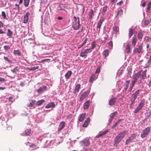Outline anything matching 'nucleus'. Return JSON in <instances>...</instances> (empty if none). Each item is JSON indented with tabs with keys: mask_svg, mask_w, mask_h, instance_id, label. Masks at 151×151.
Returning a JSON list of instances; mask_svg holds the SVG:
<instances>
[{
	"mask_svg": "<svg viewBox=\"0 0 151 151\" xmlns=\"http://www.w3.org/2000/svg\"><path fill=\"white\" fill-rule=\"evenodd\" d=\"M79 18L78 17V19L75 16L73 17L72 27L74 30L78 29L80 27Z\"/></svg>",
	"mask_w": 151,
	"mask_h": 151,
	"instance_id": "obj_1",
	"label": "nucleus"
},
{
	"mask_svg": "<svg viewBox=\"0 0 151 151\" xmlns=\"http://www.w3.org/2000/svg\"><path fill=\"white\" fill-rule=\"evenodd\" d=\"M143 44H141L140 45L137 46L136 47L134 48L133 50V53L134 54H142L143 52Z\"/></svg>",
	"mask_w": 151,
	"mask_h": 151,
	"instance_id": "obj_2",
	"label": "nucleus"
},
{
	"mask_svg": "<svg viewBox=\"0 0 151 151\" xmlns=\"http://www.w3.org/2000/svg\"><path fill=\"white\" fill-rule=\"evenodd\" d=\"M150 130V127H147L146 128L142 131L140 136L142 138H144L146 137L149 134Z\"/></svg>",
	"mask_w": 151,
	"mask_h": 151,
	"instance_id": "obj_3",
	"label": "nucleus"
},
{
	"mask_svg": "<svg viewBox=\"0 0 151 151\" xmlns=\"http://www.w3.org/2000/svg\"><path fill=\"white\" fill-rule=\"evenodd\" d=\"M145 102V101L144 100H142L140 101V103L138 104L136 109L134 111V114L137 113L142 109L144 106Z\"/></svg>",
	"mask_w": 151,
	"mask_h": 151,
	"instance_id": "obj_4",
	"label": "nucleus"
},
{
	"mask_svg": "<svg viewBox=\"0 0 151 151\" xmlns=\"http://www.w3.org/2000/svg\"><path fill=\"white\" fill-rule=\"evenodd\" d=\"M139 92L140 90H138L132 95V98L131 100V101L132 102V104H133V102L135 101L137 96H138Z\"/></svg>",
	"mask_w": 151,
	"mask_h": 151,
	"instance_id": "obj_5",
	"label": "nucleus"
},
{
	"mask_svg": "<svg viewBox=\"0 0 151 151\" xmlns=\"http://www.w3.org/2000/svg\"><path fill=\"white\" fill-rule=\"evenodd\" d=\"M136 137V134H132L126 140L125 143V144L127 145L132 142Z\"/></svg>",
	"mask_w": 151,
	"mask_h": 151,
	"instance_id": "obj_6",
	"label": "nucleus"
},
{
	"mask_svg": "<svg viewBox=\"0 0 151 151\" xmlns=\"http://www.w3.org/2000/svg\"><path fill=\"white\" fill-rule=\"evenodd\" d=\"M90 91H87L82 93L79 98V101H83L89 94Z\"/></svg>",
	"mask_w": 151,
	"mask_h": 151,
	"instance_id": "obj_7",
	"label": "nucleus"
},
{
	"mask_svg": "<svg viewBox=\"0 0 151 151\" xmlns=\"http://www.w3.org/2000/svg\"><path fill=\"white\" fill-rule=\"evenodd\" d=\"M128 132V131L127 130H125L120 132L117 135L122 139L125 135H127Z\"/></svg>",
	"mask_w": 151,
	"mask_h": 151,
	"instance_id": "obj_8",
	"label": "nucleus"
},
{
	"mask_svg": "<svg viewBox=\"0 0 151 151\" xmlns=\"http://www.w3.org/2000/svg\"><path fill=\"white\" fill-rule=\"evenodd\" d=\"M80 144L81 146L85 147L88 145L90 144V142L87 139L81 141Z\"/></svg>",
	"mask_w": 151,
	"mask_h": 151,
	"instance_id": "obj_9",
	"label": "nucleus"
},
{
	"mask_svg": "<svg viewBox=\"0 0 151 151\" xmlns=\"http://www.w3.org/2000/svg\"><path fill=\"white\" fill-rule=\"evenodd\" d=\"M46 88L47 87L46 86H43L39 88L37 90V92L38 93H43L46 90Z\"/></svg>",
	"mask_w": 151,
	"mask_h": 151,
	"instance_id": "obj_10",
	"label": "nucleus"
},
{
	"mask_svg": "<svg viewBox=\"0 0 151 151\" xmlns=\"http://www.w3.org/2000/svg\"><path fill=\"white\" fill-rule=\"evenodd\" d=\"M122 139L120 137L118 136L117 135L116 137L114 139V145L117 146V145L119 144L122 140Z\"/></svg>",
	"mask_w": 151,
	"mask_h": 151,
	"instance_id": "obj_11",
	"label": "nucleus"
},
{
	"mask_svg": "<svg viewBox=\"0 0 151 151\" xmlns=\"http://www.w3.org/2000/svg\"><path fill=\"white\" fill-rule=\"evenodd\" d=\"M116 98L114 97L111 98L109 102V106H113L115 104L116 101Z\"/></svg>",
	"mask_w": 151,
	"mask_h": 151,
	"instance_id": "obj_12",
	"label": "nucleus"
},
{
	"mask_svg": "<svg viewBox=\"0 0 151 151\" xmlns=\"http://www.w3.org/2000/svg\"><path fill=\"white\" fill-rule=\"evenodd\" d=\"M117 112L116 111L112 113H111L110 115L109 116V123H110L112 121V120L114 118V117L116 116L117 114Z\"/></svg>",
	"mask_w": 151,
	"mask_h": 151,
	"instance_id": "obj_13",
	"label": "nucleus"
},
{
	"mask_svg": "<svg viewBox=\"0 0 151 151\" xmlns=\"http://www.w3.org/2000/svg\"><path fill=\"white\" fill-rule=\"evenodd\" d=\"M81 88V85L79 84H78L76 85L75 89L73 93L74 94H76L79 91Z\"/></svg>",
	"mask_w": 151,
	"mask_h": 151,
	"instance_id": "obj_14",
	"label": "nucleus"
},
{
	"mask_svg": "<svg viewBox=\"0 0 151 151\" xmlns=\"http://www.w3.org/2000/svg\"><path fill=\"white\" fill-rule=\"evenodd\" d=\"M65 122H61L59 125V127L58 128V131H60L62 130L65 127Z\"/></svg>",
	"mask_w": 151,
	"mask_h": 151,
	"instance_id": "obj_15",
	"label": "nucleus"
},
{
	"mask_svg": "<svg viewBox=\"0 0 151 151\" xmlns=\"http://www.w3.org/2000/svg\"><path fill=\"white\" fill-rule=\"evenodd\" d=\"M104 20V19L102 18L100 19L99 21V22L98 23V24L97 26V29H99V30H98L97 29V30H99V31H100V28L101 25L102 24V22H103Z\"/></svg>",
	"mask_w": 151,
	"mask_h": 151,
	"instance_id": "obj_16",
	"label": "nucleus"
},
{
	"mask_svg": "<svg viewBox=\"0 0 151 151\" xmlns=\"http://www.w3.org/2000/svg\"><path fill=\"white\" fill-rule=\"evenodd\" d=\"M30 15V14L28 12H27L25 15L24 16V19L23 20V22L24 23H27L28 21V17Z\"/></svg>",
	"mask_w": 151,
	"mask_h": 151,
	"instance_id": "obj_17",
	"label": "nucleus"
},
{
	"mask_svg": "<svg viewBox=\"0 0 151 151\" xmlns=\"http://www.w3.org/2000/svg\"><path fill=\"white\" fill-rule=\"evenodd\" d=\"M55 106V103L53 102H50L47 105L45 108H54Z\"/></svg>",
	"mask_w": 151,
	"mask_h": 151,
	"instance_id": "obj_18",
	"label": "nucleus"
},
{
	"mask_svg": "<svg viewBox=\"0 0 151 151\" xmlns=\"http://www.w3.org/2000/svg\"><path fill=\"white\" fill-rule=\"evenodd\" d=\"M90 122V119L89 118H87L85 121L84 124L83 125V127H86L89 124Z\"/></svg>",
	"mask_w": 151,
	"mask_h": 151,
	"instance_id": "obj_19",
	"label": "nucleus"
},
{
	"mask_svg": "<svg viewBox=\"0 0 151 151\" xmlns=\"http://www.w3.org/2000/svg\"><path fill=\"white\" fill-rule=\"evenodd\" d=\"M131 45L130 44L128 43L127 45L126 46V47L125 48V52L127 53H128L129 52H130L131 49Z\"/></svg>",
	"mask_w": 151,
	"mask_h": 151,
	"instance_id": "obj_20",
	"label": "nucleus"
},
{
	"mask_svg": "<svg viewBox=\"0 0 151 151\" xmlns=\"http://www.w3.org/2000/svg\"><path fill=\"white\" fill-rule=\"evenodd\" d=\"M94 15L93 11V9H91L90 11L89 12L88 19H91L92 18V17L94 16Z\"/></svg>",
	"mask_w": 151,
	"mask_h": 151,
	"instance_id": "obj_21",
	"label": "nucleus"
},
{
	"mask_svg": "<svg viewBox=\"0 0 151 151\" xmlns=\"http://www.w3.org/2000/svg\"><path fill=\"white\" fill-rule=\"evenodd\" d=\"M137 41V39L136 37V36H134L132 37V45L133 46H134L136 44Z\"/></svg>",
	"mask_w": 151,
	"mask_h": 151,
	"instance_id": "obj_22",
	"label": "nucleus"
},
{
	"mask_svg": "<svg viewBox=\"0 0 151 151\" xmlns=\"http://www.w3.org/2000/svg\"><path fill=\"white\" fill-rule=\"evenodd\" d=\"M90 103V101L88 100L86 101L84 104L83 108L84 109H88Z\"/></svg>",
	"mask_w": 151,
	"mask_h": 151,
	"instance_id": "obj_23",
	"label": "nucleus"
},
{
	"mask_svg": "<svg viewBox=\"0 0 151 151\" xmlns=\"http://www.w3.org/2000/svg\"><path fill=\"white\" fill-rule=\"evenodd\" d=\"M140 73H141L138 72L137 73H135L133 76L132 78L137 81L140 75Z\"/></svg>",
	"mask_w": 151,
	"mask_h": 151,
	"instance_id": "obj_24",
	"label": "nucleus"
},
{
	"mask_svg": "<svg viewBox=\"0 0 151 151\" xmlns=\"http://www.w3.org/2000/svg\"><path fill=\"white\" fill-rule=\"evenodd\" d=\"M14 54L15 55L21 56L22 53L20 51L18 50H15L13 52Z\"/></svg>",
	"mask_w": 151,
	"mask_h": 151,
	"instance_id": "obj_25",
	"label": "nucleus"
},
{
	"mask_svg": "<svg viewBox=\"0 0 151 151\" xmlns=\"http://www.w3.org/2000/svg\"><path fill=\"white\" fill-rule=\"evenodd\" d=\"M72 73L71 71H68L65 75V77L66 79H68L70 78Z\"/></svg>",
	"mask_w": 151,
	"mask_h": 151,
	"instance_id": "obj_26",
	"label": "nucleus"
},
{
	"mask_svg": "<svg viewBox=\"0 0 151 151\" xmlns=\"http://www.w3.org/2000/svg\"><path fill=\"white\" fill-rule=\"evenodd\" d=\"M130 82V81H127L125 82V84L124 85V89L126 91L128 88Z\"/></svg>",
	"mask_w": 151,
	"mask_h": 151,
	"instance_id": "obj_27",
	"label": "nucleus"
},
{
	"mask_svg": "<svg viewBox=\"0 0 151 151\" xmlns=\"http://www.w3.org/2000/svg\"><path fill=\"white\" fill-rule=\"evenodd\" d=\"M151 7V1H150L148 2L147 4V7L146 9V12H149L150 8Z\"/></svg>",
	"mask_w": 151,
	"mask_h": 151,
	"instance_id": "obj_28",
	"label": "nucleus"
},
{
	"mask_svg": "<svg viewBox=\"0 0 151 151\" xmlns=\"http://www.w3.org/2000/svg\"><path fill=\"white\" fill-rule=\"evenodd\" d=\"M6 34L7 36L11 38L12 36L13 35V33L10 29H7V32Z\"/></svg>",
	"mask_w": 151,
	"mask_h": 151,
	"instance_id": "obj_29",
	"label": "nucleus"
},
{
	"mask_svg": "<svg viewBox=\"0 0 151 151\" xmlns=\"http://www.w3.org/2000/svg\"><path fill=\"white\" fill-rule=\"evenodd\" d=\"M65 6V5L63 4H60L59 7L60 9V10H61L65 11V9H66Z\"/></svg>",
	"mask_w": 151,
	"mask_h": 151,
	"instance_id": "obj_30",
	"label": "nucleus"
},
{
	"mask_svg": "<svg viewBox=\"0 0 151 151\" xmlns=\"http://www.w3.org/2000/svg\"><path fill=\"white\" fill-rule=\"evenodd\" d=\"M108 131H109L108 130H105L102 132L100 133L96 137L98 138L101 137V136L105 134L108 132Z\"/></svg>",
	"mask_w": 151,
	"mask_h": 151,
	"instance_id": "obj_31",
	"label": "nucleus"
},
{
	"mask_svg": "<svg viewBox=\"0 0 151 151\" xmlns=\"http://www.w3.org/2000/svg\"><path fill=\"white\" fill-rule=\"evenodd\" d=\"M86 115V114H83L81 115L79 119V121L80 122H81L84 120L85 118Z\"/></svg>",
	"mask_w": 151,
	"mask_h": 151,
	"instance_id": "obj_32",
	"label": "nucleus"
},
{
	"mask_svg": "<svg viewBox=\"0 0 151 151\" xmlns=\"http://www.w3.org/2000/svg\"><path fill=\"white\" fill-rule=\"evenodd\" d=\"M134 30L133 29H130L129 31V38H131L132 36L133 35L134 32Z\"/></svg>",
	"mask_w": 151,
	"mask_h": 151,
	"instance_id": "obj_33",
	"label": "nucleus"
},
{
	"mask_svg": "<svg viewBox=\"0 0 151 151\" xmlns=\"http://www.w3.org/2000/svg\"><path fill=\"white\" fill-rule=\"evenodd\" d=\"M29 1L30 0H24V5L25 6H28L29 4Z\"/></svg>",
	"mask_w": 151,
	"mask_h": 151,
	"instance_id": "obj_34",
	"label": "nucleus"
},
{
	"mask_svg": "<svg viewBox=\"0 0 151 151\" xmlns=\"http://www.w3.org/2000/svg\"><path fill=\"white\" fill-rule=\"evenodd\" d=\"M39 68V66H34L31 68L27 67L26 68L27 69L29 70H35L37 69H38Z\"/></svg>",
	"mask_w": 151,
	"mask_h": 151,
	"instance_id": "obj_35",
	"label": "nucleus"
},
{
	"mask_svg": "<svg viewBox=\"0 0 151 151\" xmlns=\"http://www.w3.org/2000/svg\"><path fill=\"white\" fill-rule=\"evenodd\" d=\"M121 120V119H119L114 124L113 126L111 128L113 129L114 128L116 127V126H118L120 123V121Z\"/></svg>",
	"mask_w": 151,
	"mask_h": 151,
	"instance_id": "obj_36",
	"label": "nucleus"
},
{
	"mask_svg": "<svg viewBox=\"0 0 151 151\" xmlns=\"http://www.w3.org/2000/svg\"><path fill=\"white\" fill-rule=\"evenodd\" d=\"M143 34L141 32H139L137 35V37L139 40H141L142 39Z\"/></svg>",
	"mask_w": 151,
	"mask_h": 151,
	"instance_id": "obj_37",
	"label": "nucleus"
},
{
	"mask_svg": "<svg viewBox=\"0 0 151 151\" xmlns=\"http://www.w3.org/2000/svg\"><path fill=\"white\" fill-rule=\"evenodd\" d=\"M19 68L18 67H16L11 70L13 73H16L19 71Z\"/></svg>",
	"mask_w": 151,
	"mask_h": 151,
	"instance_id": "obj_38",
	"label": "nucleus"
},
{
	"mask_svg": "<svg viewBox=\"0 0 151 151\" xmlns=\"http://www.w3.org/2000/svg\"><path fill=\"white\" fill-rule=\"evenodd\" d=\"M103 55L105 57L108 56L109 54V50L108 49L105 50L104 52Z\"/></svg>",
	"mask_w": 151,
	"mask_h": 151,
	"instance_id": "obj_39",
	"label": "nucleus"
},
{
	"mask_svg": "<svg viewBox=\"0 0 151 151\" xmlns=\"http://www.w3.org/2000/svg\"><path fill=\"white\" fill-rule=\"evenodd\" d=\"M45 102V101L44 100L42 99L36 102V104L38 106L42 104Z\"/></svg>",
	"mask_w": 151,
	"mask_h": 151,
	"instance_id": "obj_40",
	"label": "nucleus"
},
{
	"mask_svg": "<svg viewBox=\"0 0 151 151\" xmlns=\"http://www.w3.org/2000/svg\"><path fill=\"white\" fill-rule=\"evenodd\" d=\"M87 41V39L86 38L81 44L80 45H78V49L80 48L83 45H84L86 44Z\"/></svg>",
	"mask_w": 151,
	"mask_h": 151,
	"instance_id": "obj_41",
	"label": "nucleus"
},
{
	"mask_svg": "<svg viewBox=\"0 0 151 151\" xmlns=\"http://www.w3.org/2000/svg\"><path fill=\"white\" fill-rule=\"evenodd\" d=\"M95 77V75L94 74H92L91 77H90L89 79V81L90 82H93L94 79V78Z\"/></svg>",
	"mask_w": 151,
	"mask_h": 151,
	"instance_id": "obj_42",
	"label": "nucleus"
},
{
	"mask_svg": "<svg viewBox=\"0 0 151 151\" xmlns=\"http://www.w3.org/2000/svg\"><path fill=\"white\" fill-rule=\"evenodd\" d=\"M123 11L122 10H120L119 11L117 14V17H119V16L121 17L122 14H123Z\"/></svg>",
	"mask_w": 151,
	"mask_h": 151,
	"instance_id": "obj_43",
	"label": "nucleus"
},
{
	"mask_svg": "<svg viewBox=\"0 0 151 151\" xmlns=\"http://www.w3.org/2000/svg\"><path fill=\"white\" fill-rule=\"evenodd\" d=\"M29 147H30L34 148L35 149H36L37 148H38L39 147H37V146L33 143H32L29 145Z\"/></svg>",
	"mask_w": 151,
	"mask_h": 151,
	"instance_id": "obj_44",
	"label": "nucleus"
},
{
	"mask_svg": "<svg viewBox=\"0 0 151 151\" xmlns=\"http://www.w3.org/2000/svg\"><path fill=\"white\" fill-rule=\"evenodd\" d=\"M96 46V44L94 42H91V46L90 47V48L91 49H92L94 48Z\"/></svg>",
	"mask_w": 151,
	"mask_h": 151,
	"instance_id": "obj_45",
	"label": "nucleus"
},
{
	"mask_svg": "<svg viewBox=\"0 0 151 151\" xmlns=\"http://www.w3.org/2000/svg\"><path fill=\"white\" fill-rule=\"evenodd\" d=\"M118 27L116 26H114L113 27V31L115 32L116 34L118 32Z\"/></svg>",
	"mask_w": 151,
	"mask_h": 151,
	"instance_id": "obj_46",
	"label": "nucleus"
},
{
	"mask_svg": "<svg viewBox=\"0 0 151 151\" xmlns=\"http://www.w3.org/2000/svg\"><path fill=\"white\" fill-rule=\"evenodd\" d=\"M4 60L6 61H7L9 63H12V61L8 58L7 57L4 56Z\"/></svg>",
	"mask_w": 151,
	"mask_h": 151,
	"instance_id": "obj_47",
	"label": "nucleus"
},
{
	"mask_svg": "<svg viewBox=\"0 0 151 151\" xmlns=\"http://www.w3.org/2000/svg\"><path fill=\"white\" fill-rule=\"evenodd\" d=\"M107 6H105L103 7V9L102 10V13L105 14L106 12V11L107 9Z\"/></svg>",
	"mask_w": 151,
	"mask_h": 151,
	"instance_id": "obj_48",
	"label": "nucleus"
},
{
	"mask_svg": "<svg viewBox=\"0 0 151 151\" xmlns=\"http://www.w3.org/2000/svg\"><path fill=\"white\" fill-rule=\"evenodd\" d=\"M146 70H145L143 72H142V71H141L142 73L140 72V75L142 76V77H145L146 76Z\"/></svg>",
	"mask_w": 151,
	"mask_h": 151,
	"instance_id": "obj_49",
	"label": "nucleus"
},
{
	"mask_svg": "<svg viewBox=\"0 0 151 151\" xmlns=\"http://www.w3.org/2000/svg\"><path fill=\"white\" fill-rule=\"evenodd\" d=\"M87 56V54H85L83 51H82L80 53V56L81 57H86Z\"/></svg>",
	"mask_w": 151,
	"mask_h": 151,
	"instance_id": "obj_50",
	"label": "nucleus"
},
{
	"mask_svg": "<svg viewBox=\"0 0 151 151\" xmlns=\"http://www.w3.org/2000/svg\"><path fill=\"white\" fill-rule=\"evenodd\" d=\"M25 134L27 135H28L30 134L31 130L30 129H27L25 130Z\"/></svg>",
	"mask_w": 151,
	"mask_h": 151,
	"instance_id": "obj_51",
	"label": "nucleus"
},
{
	"mask_svg": "<svg viewBox=\"0 0 151 151\" xmlns=\"http://www.w3.org/2000/svg\"><path fill=\"white\" fill-rule=\"evenodd\" d=\"M109 47L110 49H112L113 47V42L112 41H110L108 43Z\"/></svg>",
	"mask_w": 151,
	"mask_h": 151,
	"instance_id": "obj_52",
	"label": "nucleus"
},
{
	"mask_svg": "<svg viewBox=\"0 0 151 151\" xmlns=\"http://www.w3.org/2000/svg\"><path fill=\"white\" fill-rule=\"evenodd\" d=\"M137 82V81L132 78L131 80V82L130 84L134 86L135 84Z\"/></svg>",
	"mask_w": 151,
	"mask_h": 151,
	"instance_id": "obj_53",
	"label": "nucleus"
},
{
	"mask_svg": "<svg viewBox=\"0 0 151 151\" xmlns=\"http://www.w3.org/2000/svg\"><path fill=\"white\" fill-rule=\"evenodd\" d=\"M108 35H106L105 37H104V40H102V42L104 43H105L106 42V40H107V39L108 38Z\"/></svg>",
	"mask_w": 151,
	"mask_h": 151,
	"instance_id": "obj_54",
	"label": "nucleus"
},
{
	"mask_svg": "<svg viewBox=\"0 0 151 151\" xmlns=\"http://www.w3.org/2000/svg\"><path fill=\"white\" fill-rule=\"evenodd\" d=\"M35 102V101L32 100L31 102L29 104V106H33Z\"/></svg>",
	"mask_w": 151,
	"mask_h": 151,
	"instance_id": "obj_55",
	"label": "nucleus"
},
{
	"mask_svg": "<svg viewBox=\"0 0 151 151\" xmlns=\"http://www.w3.org/2000/svg\"><path fill=\"white\" fill-rule=\"evenodd\" d=\"M1 14L3 18L4 19H6V16L5 12L4 11H3L2 12Z\"/></svg>",
	"mask_w": 151,
	"mask_h": 151,
	"instance_id": "obj_56",
	"label": "nucleus"
},
{
	"mask_svg": "<svg viewBox=\"0 0 151 151\" xmlns=\"http://www.w3.org/2000/svg\"><path fill=\"white\" fill-rule=\"evenodd\" d=\"M100 67H98L97 68L96 72H95V73L97 74L98 73H99V72H100Z\"/></svg>",
	"mask_w": 151,
	"mask_h": 151,
	"instance_id": "obj_57",
	"label": "nucleus"
},
{
	"mask_svg": "<svg viewBox=\"0 0 151 151\" xmlns=\"http://www.w3.org/2000/svg\"><path fill=\"white\" fill-rule=\"evenodd\" d=\"M4 48L5 50H8L10 49V47L8 45L4 46Z\"/></svg>",
	"mask_w": 151,
	"mask_h": 151,
	"instance_id": "obj_58",
	"label": "nucleus"
},
{
	"mask_svg": "<svg viewBox=\"0 0 151 151\" xmlns=\"http://www.w3.org/2000/svg\"><path fill=\"white\" fill-rule=\"evenodd\" d=\"M15 5L16 6V7L14 9H17L19 11V4H15Z\"/></svg>",
	"mask_w": 151,
	"mask_h": 151,
	"instance_id": "obj_59",
	"label": "nucleus"
},
{
	"mask_svg": "<svg viewBox=\"0 0 151 151\" xmlns=\"http://www.w3.org/2000/svg\"><path fill=\"white\" fill-rule=\"evenodd\" d=\"M150 23V22L149 20H145L144 22V24H145V25H147L149 24Z\"/></svg>",
	"mask_w": 151,
	"mask_h": 151,
	"instance_id": "obj_60",
	"label": "nucleus"
},
{
	"mask_svg": "<svg viewBox=\"0 0 151 151\" xmlns=\"http://www.w3.org/2000/svg\"><path fill=\"white\" fill-rule=\"evenodd\" d=\"M13 98L12 97H10L9 98V101L11 102L12 103L13 102Z\"/></svg>",
	"mask_w": 151,
	"mask_h": 151,
	"instance_id": "obj_61",
	"label": "nucleus"
},
{
	"mask_svg": "<svg viewBox=\"0 0 151 151\" xmlns=\"http://www.w3.org/2000/svg\"><path fill=\"white\" fill-rule=\"evenodd\" d=\"M144 40L146 42H148L149 40V37L147 36H145L144 38Z\"/></svg>",
	"mask_w": 151,
	"mask_h": 151,
	"instance_id": "obj_62",
	"label": "nucleus"
},
{
	"mask_svg": "<svg viewBox=\"0 0 151 151\" xmlns=\"http://www.w3.org/2000/svg\"><path fill=\"white\" fill-rule=\"evenodd\" d=\"M147 64L148 65H150L151 64V55H150V58L148 61Z\"/></svg>",
	"mask_w": 151,
	"mask_h": 151,
	"instance_id": "obj_63",
	"label": "nucleus"
},
{
	"mask_svg": "<svg viewBox=\"0 0 151 151\" xmlns=\"http://www.w3.org/2000/svg\"><path fill=\"white\" fill-rule=\"evenodd\" d=\"M83 151H93V150L91 148H86Z\"/></svg>",
	"mask_w": 151,
	"mask_h": 151,
	"instance_id": "obj_64",
	"label": "nucleus"
}]
</instances>
